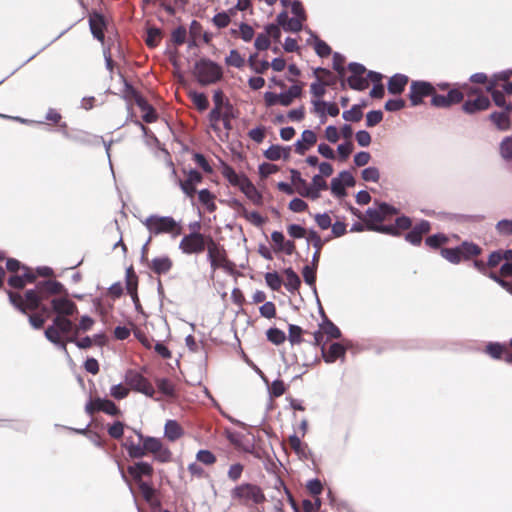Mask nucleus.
Masks as SVG:
<instances>
[{
  "label": "nucleus",
  "instance_id": "obj_1",
  "mask_svg": "<svg viewBox=\"0 0 512 512\" xmlns=\"http://www.w3.org/2000/svg\"><path fill=\"white\" fill-rule=\"evenodd\" d=\"M222 175L232 186L237 187L254 205L259 206L263 204L262 193L245 174H238L231 166L223 165Z\"/></svg>",
  "mask_w": 512,
  "mask_h": 512
},
{
  "label": "nucleus",
  "instance_id": "obj_2",
  "mask_svg": "<svg viewBox=\"0 0 512 512\" xmlns=\"http://www.w3.org/2000/svg\"><path fill=\"white\" fill-rule=\"evenodd\" d=\"M142 224L151 236L168 234L172 238H176L182 234L181 223L171 216L150 215L142 220Z\"/></svg>",
  "mask_w": 512,
  "mask_h": 512
},
{
  "label": "nucleus",
  "instance_id": "obj_3",
  "mask_svg": "<svg viewBox=\"0 0 512 512\" xmlns=\"http://www.w3.org/2000/svg\"><path fill=\"white\" fill-rule=\"evenodd\" d=\"M74 329L75 327L71 320L62 315H56L52 325L48 326L45 330V336L51 343L68 354L67 337L71 332L74 333Z\"/></svg>",
  "mask_w": 512,
  "mask_h": 512
},
{
  "label": "nucleus",
  "instance_id": "obj_4",
  "mask_svg": "<svg viewBox=\"0 0 512 512\" xmlns=\"http://www.w3.org/2000/svg\"><path fill=\"white\" fill-rule=\"evenodd\" d=\"M194 75L201 85H210L221 79L222 69L210 60L201 59L195 64Z\"/></svg>",
  "mask_w": 512,
  "mask_h": 512
},
{
  "label": "nucleus",
  "instance_id": "obj_5",
  "mask_svg": "<svg viewBox=\"0 0 512 512\" xmlns=\"http://www.w3.org/2000/svg\"><path fill=\"white\" fill-rule=\"evenodd\" d=\"M233 500L245 506H253L264 501L265 496L261 489L252 484H241L231 491Z\"/></svg>",
  "mask_w": 512,
  "mask_h": 512
},
{
  "label": "nucleus",
  "instance_id": "obj_6",
  "mask_svg": "<svg viewBox=\"0 0 512 512\" xmlns=\"http://www.w3.org/2000/svg\"><path fill=\"white\" fill-rule=\"evenodd\" d=\"M137 436L141 443L144 444V449H146V455L148 453H151L153 454L154 458L157 461L163 463L171 460V451L169 450V448L164 446V444L159 438L143 436L141 432H137Z\"/></svg>",
  "mask_w": 512,
  "mask_h": 512
},
{
  "label": "nucleus",
  "instance_id": "obj_7",
  "mask_svg": "<svg viewBox=\"0 0 512 512\" xmlns=\"http://www.w3.org/2000/svg\"><path fill=\"white\" fill-rule=\"evenodd\" d=\"M207 238L200 232L193 231L182 237L178 248L185 255L200 254L206 249Z\"/></svg>",
  "mask_w": 512,
  "mask_h": 512
},
{
  "label": "nucleus",
  "instance_id": "obj_8",
  "mask_svg": "<svg viewBox=\"0 0 512 512\" xmlns=\"http://www.w3.org/2000/svg\"><path fill=\"white\" fill-rule=\"evenodd\" d=\"M8 295L10 302L22 312L38 309L41 301L44 300L37 289L26 291L24 298L20 294L12 292H9Z\"/></svg>",
  "mask_w": 512,
  "mask_h": 512
},
{
  "label": "nucleus",
  "instance_id": "obj_9",
  "mask_svg": "<svg viewBox=\"0 0 512 512\" xmlns=\"http://www.w3.org/2000/svg\"><path fill=\"white\" fill-rule=\"evenodd\" d=\"M207 258L210 262L212 271L218 268L226 269L228 267V260L226 251L223 246L216 243L210 236L207 238Z\"/></svg>",
  "mask_w": 512,
  "mask_h": 512
},
{
  "label": "nucleus",
  "instance_id": "obj_10",
  "mask_svg": "<svg viewBox=\"0 0 512 512\" xmlns=\"http://www.w3.org/2000/svg\"><path fill=\"white\" fill-rule=\"evenodd\" d=\"M396 210L388 204L382 203L377 207H371L366 211L363 221L368 230H372L371 226H378L385 220L386 216L395 214Z\"/></svg>",
  "mask_w": 512,
  "mask_h": 512
},
{
  "label": "nucleus",
  "instance_id": "obj_11",
  "mask_svg": "<svg viewBox=\"0 0 512 512\" xmlns=\"http://www.w3.org/2000/svg\"><path fill=\"white\" fill-rule=\"evenodd\" d=\"M124 379L126 384L135 391L143 393L149 397L154 395L153 386L140 373L134 370H129L126 372Z\"/></svg>",
  "mask_w": 512,
  "mask_h": 512
},
{
  "label": "nucleus",
  "instance_id": "obj_12",
  "mask_svg": "<svg viewBox=\"0 0 512 512\" xmlns=\"http://www.w3.org/2000/svg\"><path fill=\"white\" fill-rule=\"evenodd\" d=\"M85 411L89 415L94 414L95 412H104L108 415L115 416L120 413V410L117 406L109 399L97 397L95 399H90L85 405Z\"/></svg>",
  "mask_w": 512,
  "mask_h": 512
},
{
  "label": "nucleus",
  "instance_id": "obj_13",
  "mask_svg": "<svg viewBox=\"0 0 512 512\" xmlns=\"http://www.w3.org/2000/svg\"><path fill=\"white\" fill-rule=\"evenodd\" d=\"M435 93L434 87L425 81H414L411 83L409 98L412 106H417L423 102V98L432 96Z\"/></svg>",
  "mask_w": 512,
  "mask_h": 512
},
{
  "label": "nucleus",
  "instance_id": "obj_14",
  "mask_svg": "<svg viewBox=\"0 0 512 512\" xmlns=\"http://www.w3.org/2000/svg\"><path fill=\"white\" fill-rule=\"evenodd\" d=\"M349 70L351 75L348 77L347 82L350 88L354 90H365L368 87V78L364 76L366 69L359 63H350Z\"/></svg>",
  "mask_w": 512,
  "mask_h": 512
},
{
  "label": "nucleus",
  "instance_id": "obj_15",
  "mask_svg": "<svg viewBox=\"0 0 512 512\" xmlns=\"http://www.w3.org/2000/svg\"><path fill=\"white\" fill-rule=\"evenodd\" d=\"M50 303L52 311L55 312L56 315L68 317L74 315L78 311L76 304L66 296L54 297L51 299Z\"/></svg>",
  "mask_w": 512,
  "mask_h": 512
},
{
  "label": "nucleus",
  "instance_id": "obj_16",
  "mask_svg": "<svg viewBox=\"0 0 512 512\" xmlns=\"http://www.w3.org/2000/svg\"><path fill=\"white\" fill-rule=\"evenodd\" d=\"M202 179L200 172L197 170H189L186 180L182 181L181 179H178L177 183L187 197L193 198L196 192V186L202 182Z\"/></svg>",
  "mask_w": 512,
  "mask_h": 512
},
{
  "label": "nucleus",
  "instance_id": "obj_17",
  "mask_svg": "<svg viewBox=\"0 0 512 512\" xmlns=\"http://www.w3.org/2000/svg\"><path fill=\"white\" fill-rule=\"evenodd\" d=\"M317 142V135L312 130H304L300 138L295 142V152L304 155Z\"/></svg>",
  "mask_w": 512,
  "mask_h": 512
},
{
  "label": "nucleus",
  "instance_id": "obj_18",
  "mask_svg": "<svg viewBox=\"0 0 512 512\" xmlns=\"http://www.w3.org/2000/svg\"><path fill=\"white\" fill-rule=\"evenodd\" d=\"M37 290L44 300L48 299L49 296L61 295L65 292L64 286L60 282L54 280L38 283Z\"/></svg>",
  "mask_w": 512,
  "mask_h": 512
},
{
  "label": "nucleus",
  "instance_id": "obj_19",
  "mask_svg": "<svg viewBox=\"0 0 512 512\" xmlns=\"http://www.w3.org/2000/svg\"><path fill=\"white\" fill-rule=\"evenodd\" d=\"M153 468L147 462H137L134 465L128 467V473L133 477V479L139 483L143 482L141 479L143 476L152 475Z\"/></svg>",
  "mask_w": 512,
  "mask_h": 512
},
{
  "label": "nucleus",
  "instance_id": "obj_20",
  "mask_svg": "<svg viewBox=\"0 0 512 512\" xmlns=\"http://www.w3.org/2000/svg\"><path fill=\"white\" fill-rule=\"evenodd\" d=\"M490 106V101L486 96H478L474 100H468L463 104V111L468 114H473L478 111H483L488 109Z\"/></svg>",
  "mask_w": 512,
  "mask_h": 512
},
{
  "label": "nucleus",
  "instance_id": "obj_21",
  "mask_svg": "<svg viewBox=\"0 0 512 512\" xmlns=\"http://www.w3.org/2000/svg\"><path fill=\"white\" fill-rule=\"evenodd\" d=\"M290 179L291 185L295 190V193L303 197H307L308 193V184L305 179L302 178L301 173L298 170L291 169L290 170Z\"/></svg>",
  "mask_w": 512,
  "mask_h": 512
},
{
  "label": "nucleus",
  "instance_id": "obj_22",
  "mask_svg": "<svg viewBox=\"0 0 512 512\" xmlns=\"http://www.w3.org/2000/svg\"><path fill=\"white\" fill-rule=\"evenodd\" d=\"M322 355L326 363H334L345 356V348L340 343H333L327 351L322 348Z\"/></svg>",
  "mask_w": 512,
  "mask_h": 512
},
{
  "label": "nucleus",
  "instance_id": "obj_23",
  "mask_svg": "<svg viewBox=\"0 0 512 512\" xmlns=\"http://www.w3.org/2000/svg\"><path fill=\"white\" fill-rule=\"evenodd\" d=\"M325 189H327L326 181L323 179L321 175H315L312 178L311 185H308L309 194H307V198L316 200L320 197V192Z\"/></svg>",
  "mask_w": 512,
  "mask_h": 512
},
{
  "label": "nucleus",
  "instance_id": "obj_24",
  "mask_svg": "<svg viewBox=\"0 0 512 512\" xmlns=\"http://www.w3.org/2000/svg\"><path fill=\"white\" fill-rule=\"evenodd\" d=\"M184 434L182 427L175 420H168L164 426V436L169 441H176Z\"/></svg>",
  "mask_w": 512,
  "mask_h": 512
},
{
  "label": "nucleus",
  "instance_id": "obj_25",
  "mask_svg": "<svg viewBox=\"0 0 512 512\" xmlns=\"http://www.w3.org/2000/svg\"><path fill=\"white\" fill-rule=\"evenodd\" d=\"M302 94V86L301 85H293L286 92L279 94L280 105L289 106L293 103V101L300 97Z\"/></svg>",
  "mask_w": 512,
  "mask_h": 512
},
{
  "label": "nucleus",
  "instance_id": "obj_26",
  "mask_svg": "<svg viewBox=\"0 0 512 512\" xmlns=\"http://www.w3.org/2000/svg\"><path fill=\"white\" fill-rule=\"evenodd\" d=\"M289 154L290 148L280 145H272L264 152V156L271 161H277L282 158L287 159Z\"/></svg>",
  "mask_w": 512,
  "mask_h": 512
},
{
  "label": "nucleus",
  "instance_id": "obj_27",
  "mask_svg": "<svg viewBox=\"0 0 512 512\" xmlns=\"http://www.w3.org/2000/svg\"><path fill=\"white\" fill-rule=\"evenodd\" d=\"M90 29L93 36L99 41H103L104 33L103 29L105 26L104 18L99 14H93L90 16Z\"/></svg>",
  "mask_w": 512,
  "mask_h": 512
},
{
  "label": "nucleus",
  "instance_id": "obj_28",
  "mask_svg": "<svg viewBox=\"0 0 512 512\" xmlns=\"http://www.w3.org/2000/svg\"><path fill=\"white\" fill-rule=\"evenodd\" d=\"M284 276H285V280H284L285 288L291 293L296 292L299 289L300 284H301V280H300L299 276L291 268H287L284 270Z\"/></svg>",
  "mask_w": 512,
  "mask_h": 512
},
{
  "label": "nucleus",
  "instance_id": "obj_29",
  "mask_svg": "<svg viewBox=\"0 0 512 512\" xmlns=\"http://www.w3.org/2000/svg\"><path fill=\"white\" fill-rule=\"evenodd\" d=\"M509 111L506 112H494L490 115L491 121L497 127V129L501 131H507L510 129L511 120L508 114Z\"/></svg>",
  "mask_w": 512,
  "mask_h": 512
},
{
  "label": "nucleus",
  "instance_id": "obj_30",
  "mask_svg": "<svg viewBox=\"0 0 512 512\" xmlns=\"http://www.w3.org/2000/svg\"><path fill=\"white\" fill-rule=\"evenodd\" d=\"M408 82V77L402 74L392 76L388 82V91L391 94L401 93Z\"/></svg>",
  "mask_w": 512,
  "mask_h": 512
},
{
  "label": "nucleus",
  "instance_id": "obj_31",
  "mask_svg": "<svg viewBox=\"0 0 512 512\" xmlns=\"http://www.w3.org/2000/svg\"><path fill=\"white\" fill-rule=\"evenodd\" d=\"M150 266L155 273L164 274L172 268V261L168 256L157 257L151 261Z\"/></svg>",
  "mask_w": 512,
  "mask_h": 512
},
{
  "label": "nucleus",
  "instance_id": "obj_32",
  "mask_svg": "<svg viewBox=\"0 0 512 512\" xmlns=\"http://www.w3.org/2000/svg\"><path fill=\"white\" fill-rule=\"evenodd\" d=\"M35 275L31 271H25L23 275H15L9 278V285L14 288H23L27 283H32Z\"/></svg>",
  "mask_w": 512,
  "mask_h": 512
},
{
  "label": "nucleus",
  "instance_id": "obj_33",
  "mask_svg": "<svg viewBox=\"0 0 512 512\" xmlns=\"http://www.w3.org/2000/svg\"><path fill=\"white\" fill-rule=\"evenodd\" d=\"M459 247L463 260H468L481 253V248L472 242H463Z\"/></svg>",
  "mask_w": 512,
  "mask_h": 512
},
{
  "label": "nucleus",
  "instance_id": "obj_34",
  "mask_svg": "<svg viewBox=\"0 0 512 512\" xmlns=\"http://www.w3.org/2000/svg\"><path fill=\"white\" fill-rule=\"evenodd\" d=\"M199 201L207 208L209 212L216 210L215 196L208 190L202 189L198 192Z\"/></svg>",
  "mask_w": 512,
  "mask_h": 512
},
{
  "label": "nucleus",
  "instance_id": "obj_35",
  "mask_svg": "<svg viewBox=\"0 0 512 512\" xmlns=\"http://www.w3.org/2000/svg\"><path fill=\"white\" fill-rule=\"evenodd\" d=\"M320 329L323 335H327L330 339H338L341 336L339 328L329 320H324L320 325Z\"/></svg>",
  "mask_w": 512,
  "mask_h": 512
},
{
  "label": "nucleus",
  "instance_id": "obj_36",
  "mask_svg": "<svg viewBox=\"0 0 512 512\" xmlns=\"http://www.w3.org/2000/svg\"><path fill=\"white\" fill-rule=\"evenodd\" d=\"M289 444L299 457H307V445L303 444L297 435L294 434L289 437Z\"/></svg>",
  "mask_w": 512,
  "mask_h": 512
},
{
  "label": "nucleus",
  "instance_id": "obj_37",
  "mask_svg": "<svg viewBox=\"0 0 512 512\" xmlns=\"http://www.w3.org/2000/svg\"><path fill=\"white\" fill-rule=\"evenodd\" d=\"M496 84H490L487 86V91L491 93L494 103L499 107H505L507 111H510L511 107L506 105L504 93L499 90H495Z\"/></svg>",
  "mask_w": 512,
  "mask_h": 512
},
{
  "label": "nucleus",
  "instance_id": "obj_38",
  "mask_svg": "<svg viewBox=\"0 0 512 512\" xmlns=\"http://www.w3.org/2000/svg\"><path fill=\"white\" fill-rule=\"evenodd\" d=\"M441 256L453 264H458L462 259L459 247L444 248L441 250Z\"/></svg>",
  "mask_w": 512,
  "mask_h": 512
},
{
  "label": "nucleus",
  "instance_id": "obj_39",
  "mask_svg": "<svg viewBox=\"0 0 512 512\" xmlns=\"http://www.w3.org/2000/svg\"><path fill=\"white\" fill-rule=\"evenodd\" d=\"M130 388L124 384H116L110 388V396L116 400L124 399L128 396Z\"/></svg>",
  "mask_w": 512,
  "mask_h": 512
},
{
  "label": "nucleus",
  "instance_id": "obj_40",
  "mask_svg": "<svg viewBox=\"0 0 512 512\" xmlns=\"http://www.w3.org/2000/svg\"><path fill=\"white\" fill-rule=\"evenodd\" d=\"M304 281L313 289L316 293V268L312 266H305L302 271Z\"/></svg>",
  "mask_w": 512,
  "mask_h": 512
},
{
  "label": "nucleus",
  "instance_id": "obj_41",
  "mask_svg": "<svg viewBox=\"0 0 512 512\" xmlns=\"http://www.w3.org/2000/svg\"><path fill=\"white\" fill-rule=\"evenodd\" d=\"M267 338L270 342H272L273 344L275 345H280L282 344L285 339H286V335L285 333L280 330V329H277V328H270L268 331H267Z\"/></svg>",
  "mask_w": 512,
  "mask_h": 512
},
{
  "label": "nucleus",
  "instance_id": "obj_42",
  "mask_svg": "<svg viewBox=\"0 0 512 512\" xmlns=\"http://www.w3.org/2000/svg\"><path fill=\"white\" fill-rule=\"evenodd\" d=\"M302 333L303 330L300 326L297 325H289L288 329V339L292 345L299 344L302 342Z\"/></svg>",
  "mask_w": 512,
  "mask_h": 512
},
{
  "label": "nucleus",
  "instance_id": "obj_43",
  "mask_svg": "<svg viewBox=\"0 0 512 512\" xmlns=\"http://www.w3.org/2000/svg\"><path fill=\"white\" fill-rule=\"evenodd\" d=\"M500 154L505 160H512V136L505 137L502 140Z\"/></svg>",
  "mask_w": 512,
  "mask_h": 512
},
{
  "label": "nucleus",
  "instance_id": "obj_44",
  "mask_svg": "<svg viewBox=\"0 0 512 512\" xmlns=\"http://www.w3.org/2000/svg\"><path fill=\"white\" fill-rule=\"evenodd\" d=\"M266 284L274 291L280 289L283 281L276 272H268L265 275Z\"/></svg>",
  "mask_w": 512,
  "mask_h": 512
},
{
  "label": "nucleus",
  "instance_id": "obj_45",
  "mask_svg": "<svg viewBox=\"0 0 512 512\" xmlns=\"http://www.w3.org/2000/svg\"><path fill=\"white\" fill-rule=\"evenodd\" d=\"M78 334L73 333L72 335L67 337V343H74L77 347L81 349H86L92 346L93 340L90 337H84L81 339H77Z\"/></svg>",
  "mask_w": 512,
  "mask_h": 512
},
{
  "label": "nucleus",
  "instance_id": "obj_46",
  "mask_svg": "<svg viewBox=\"0 0 512 512\" xmlns=\"http://www.w3.org/2000/svg\"><path fill=\"white\" fill-rule=\"evenodd\" d=\"M354 149L352 141H345L337 146V153L342 161H346Z\"/></svg>",
  "mask_w": 512,
  "mask_h": 512
},
{
  "label": "nucleus",
  "instance_id": "obj_47",
  "mask_svg": "<svg viewBox=\"0 0 512 512\" xmlns=\"http://www.w3.org/2000/svg\"><path fill=\"white\" fill-rule=\"evenodd\" d=\"M342 117L346 121L358 122L362 118V111L355 105L351 109L344 111Z\"/></svg>",
  "mask_w": 512,
  "mask_h": 512
},
{
  "label": "nucleus",
  "instance_id": "obj_48",
  "mask_svg": "<svg viewBox=\"0 0 512 512\" xmlns=\"http://www.w3.org/2000/svg\"><path fill=\"white\" fill-rule=\"evenodd\" d=\"M94 325V320L90 316H82L79 324L75 326L74 333L79 334L81 332H87L91 330L92 326Z\"/></svg>",
  "mask_w": 512,
  "mask_h": 512
},
{
  "label": "nucleus",
  "instance_id": "obj_49",
  "mask_svg": "<svg viewBox=\"0 0 512 512\" xmlns=\"http://www.w3.org/2000/svg\"><path fill=\"white\" fill-rule=\"evenodd\" d=\"M226 63L230 66L240 68L244 65V59L240 53L236 50H231L229 55L226 57Z\"/></svg>",
  "mask_w": 512,
  "mask_h": 512
},
{
  "label": "nucleus",
  "instance_id": "obj_50",
  "mask_svg": "<svg viewBox=\"0 0 512 512\" xmlns=\"http://www.w3.org/2000/svg\"><path fill=\"white\" fill-rule=\"evenodd\" d=\"M362 178L368 182H378L380 179V172L376 167H367L362 171Z\"/></svg>",
  "mask_w": 512,
  "mask_h": 512
},
{
  "label": "nucleus",
  "instance_id": "obj_51",
  "mask_svg": "<svg viewBox=\"0 0 512 512\" xmlns=\"http://www.w3.org/2000/svg\"><path fill=\"white\" fill-rule=\"evenodd\" d=\"M272 397H280L285 393V384L281 380H274L268 387Z\"/></svg>",
  "mask_w": 512,
  "mask_h": 512
},
{
  "label": "nucleus",
  "instance_id": "obj_52",
  "mask_svg": "<svg viewBox=\"0 0 512 512\" xmlns=\"http://www.w3.org/2000/svg\"><path fill=\"white\" fill-rule=\"evenodd\" d=\"M345 185L339 180L338 177L332 179L330 189L336 197H343L346 195Z\"/></svg>",
  "mask_w": 512,
  "mask_h": 512
},
{
  "label": "nucleus",
  "instance_id": "obj_53",
  "mask_svg": "<svg viewBox=\"0 0 512 512\" xmlns=\"http://www.w3.org/2000/svg\"><path fill=\"white\" fill-rule=\"evenodd\" d=\"M161 32L157 28H150L147 32L146 44L153 48L156 47L160 41Z\"/></svg>",
  "mask_w": 512,
  "mask_h": 512
},
{
  "label": "nucleus",
  "instance_id": "obj_54",
  "mask_svg": "<svg viewBox=\"0 0 512 512\" xmlns=\"http://www.w3.org/2000/svg\"><path fill=\"white\" fill-rule=\"evenodd\" d=\"M190 96L198 109L205 110L208 107L207 97L203 93L191 92Z\"/></svg>",
  "mask_w": 512,
  "mask_h": 512
},
{
  "label": "nucleus",
  "instance_id": "obj_55",
  "mask_svg": "<svg viewBox=\"0 0 512 512\" xmlns=\"http://www.w3.org/2000/svg\"><path fill=\"white\" fill-rule=\"evenodd\" d=\"M324 136L330 143H336L340 139V132L336 126L329 125L324 130Z\"/></svg>",
  "mask_w": 512,
  "mask_h": 512
},
{
  "label": "nucleus",
  "instance_id": "obj_56",
  "mask_svg": "<svg viewBox=\"0 0 512 512\" xmlns=\"http://www.w3.org/2000/svg\"><path fill=\"white\" fill-rule=\"evenodd\" d=\"M157 387L166 396L174 395V385L167 379L157 380Z\"/></svg>",
  "mask_w": 512,
  "mask_h": 512
},
{
  "label": "nucleus",
  "instance_id": "obj_57",
  "mask_svg": "<svg viewBox=\"0 0 512 512\" xmlns=\"http://www.w3.org/2000/svg\"><path fill=\"white\" fill-rule=\"evenodd\" d=\"M496 230L499 234L509 236L512 235V220L503 219L496 224Z\"/></svg>",
  "mask_w": 512,
  "mask_h": 512
},
{
  "label": "nucleus",
  "instance_id": "obj_58",
  "mask_svg": "<svg viewBox=\"0 0 512 512\" xmlns=\"http://www.w3.org/2000/svg\"><path fill=\"white\" fill-rule=\"evenodd\" d=\"M278 170V167L271 163H262L258 168L259 175L262 179H265L268 176L276 173Z\"/></svg>",
  "mask_w": 512,
  "mask_h": 512
},
{
  "label": "nucleus",
  "instance_id": "obj_59",
  "mask_svg": "<svg viewBox=\"0 0 512 512\" xmlns=\"http://www.w3.org/2000/svg\"><path fill=\"white\" fill-rule=\"evenodd\" d=\"M305 237L307 238V242L309 244H312L315 247V249L321 250V248L323 246V241H322L320 235L316 231H314V230L308 231Z\"/></svg>",
  "mask_w": 512,
  "mask_h": 512
},
{
  "label": "nucleus",
  "instance_id": "obj_60",
  "mask_svg": "<svg viewBox=\"0 0 512 512\" xmlns=\"http://www.w3.org/2000/svg\"><path fill=\"white\" fill-rule=\"evenodd\" d=\"M315 222L322 229L326 230L332 225V219L327 213L316 214L314 216Z\"/></svg>",
  "mask_w": 512,
  "mask_h": 512
},
{
  "label": "nucleus",
  "instance_id": "obj_61",
  "mask_svg": "<svg viewBox=\"0 0 512 512\" xmlns=\"http://www.w3.org/2000/svg\"><path fill=\"white\" fill-rule=\"evenodd\" d=\"M260 314L265 317V318H268V319H271V318H274L275 315H276V307L274 305L273 302H265L261 307H260Z\"/></svg>",
  "mask_w": 512,
  "mask_h": 512
},
{
  "label": "nucleus",
  "instance_id": "obj_62",
  "mask_svg": "<svg viewBox=\"0 0 512 512\" xmlns=\"http://www.w3.org/2000/svg\"><path fill=\"white\" fill-rule=\"evenodd\" d=\"M314 49L320 57H327L331 53V49L328 44L320 39H315Z\"/></svg>",
  "mask_w": 512,
  "mask_h": 512
},
{
  "label": "nucleus",
  "instance_id": "obj_63",
  "mask_svg": "<svg viewBox=\"0 0 512 512\" xmlns=\"http://www.w3.org/2000/svg\"><path fill=\"white\" fill-rule=\"evenodd\" d=\"M383 118V114L379 110H373L367 113L366 115V124L368 127H373L381 122Z\"/></svg>",
  "mask_w": 512,
  "mask_h": 512
},
{
  "label": "nucleus",
  "instance_id": "obj_64",
  "mask_svg": "<svg viewBox=\"0 0 512 512\" xmlns=\"http://www.w3.org/2000/svg\"><path fill=\"white\" fill-rule=\"evenodd\" d=\"M304 21L301 18L292 17L289 18L287 24L284 27L285 31L298 32L302 29Z\"/></svg>",
  "mask_w": 512,
  "mask_h": 512
}]
</instances>
